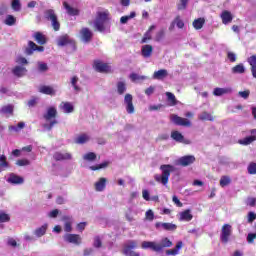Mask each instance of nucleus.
Wrapping results in <instances>:
<instances>
[{
  "label": "nucleus",
  "mask_w": 256,
  "mask_h": 256,
  "mask_svg": "<svg viewBox=\"0 0 256 256\" xmlns=\"http://www.w3.org/2000/svg\"><path fill=\"white\" fill-rule=\"evenodd\" d=\"M188 3L189 0H180V2L177 4L178 11H185V9H187Z\"/></svg>",
  "instance_id": "nucleus-46"
},
{
  "label": "nucleus",
  "mask_w": 256,
  "mask_h": 256,
  "mask_svg": "<svg viewBox=\"0 0 256 256\" xmlns=\"http://www.w3.org/2000/svg\"><path fill=\"white\" fill-rule=\"evenodd\" d=\"M63 220L66 221L64 224V231L66 233H71L73 231V227H72V222H71V217L69 216H64Z\"/></svg>",
  "instance_id": "nucleus-30"
},
{
  "label": "nucleus",
  "mask_w": 256,
  "mask_h": 256,
  "mask_svg": "<svg viewBox=\"0 0 256 256\" xmlns=\"http://www.w3.org/2000/svg\"><path fill=\"white\" fill-rule=\"evenodd\" d=\"M47 224L42 225L41 227L37 228L34 231V235H36V237H43V235H45L47 233Z\"/></svg>",
  "instance_id": "nucleus-36"
},
{
  "label": "nucleus",
  "mask_w": 256,
  "mask_h": 256,
  "mask_svg": "<svg viewBox=\"0 0 256 256\" xmlns=\"http://www.w3.org/2000/svg\"><path fill=\"white\" fill-rule=\"evenodd\" d=\"M250 93H251V92H250L249 90H245V91L239 92V95H240V97H242L243 99H248Z\"/></svg>",
  "instance_id": "nucleus-62"
},
{
  "label": "nucleus",
  "mask_w": 256,
  "mask_h": 256,
  "mask_svg": "<svg viewBox=\"0 0 256 256\" xmlns=\"http://www.w3.org/2000/svg\"><path fill=\"white\" fill-rule=\"evenodd\" d=\"M57 45L59 47H65V45H75V40L69 38V35H63L58 38Z\"/></svg>",
  "instance_id": "nucleus-16"
},
{
  "label": "nucleus",
  "mask_w": 256,
  "mask_h": 256,
  "mask_svg": "<svg viewBox=\"0 0 256 256\" xmlns=\"http://www.w3.org/2000/svg\"><path fill=\"white\" fill-rule=\"evenodd\" d=\"M131 81H139V79H145V76H139L136 73L130 74Z\"/></svg>",
  "instance_id": "nucleus-60"
},
{
  "label": "nucleus",
  "mask_w": 256,
  "mask_h": 256,
  "mask_svg": "<svg viewBox=\"0 0 256 256\" xmlns=\"http://www.w3.org/2000/svg\"><path fill=\"white\" fill-rule=\"evenodd\" d=\"M64 240L67 243H73L74 245H81V236L78 234H66Z\"/></svg>",
  "instance_id": "nucleus-17"
},
{
  "label": "nucleus",
  "mask_w": 256,
  "mask_h": 256,
  "mask_svg": "<svg viewBox=\"0 0 256 256\" xmlns=\"http://www.w3.org/2000/svg\"><path fill=\"white\" fill-rule=\"evenodd\" d=\"M109 162H103L101 164L90 166L91 171H99V169H105V167H108Z\"/></svg>",
  "instance_id": "nucleus-47"
},
{
  "label": "nucleus",
  "mask_w": 256,
  "mask_h": 256,
  "mask_svg": "<svg viewBox=\"0 0 256 256\" xmlns=\"http://www.w3.org/2000/svg\"><path fill=\"white\" fill-rule=\"evenodd\" d=\"M31 162L27 159H19L16 161V165H18V167H26L27 165H30Z\"/></svg>",
  "instance_id": "nucleus-54"
},
{
  "label": "nucleus",
  "mask_w": 256,
  "mask_h": 256,
  "mask_svg": "<svg viewBox=\"0 0 256 256\" xmlns=\"http://www.w3.org/2000/svg\"><path fill=\"white\" fill-rule=\"evenodd\" d=\"M193 163H195V156L186 155L180 157L177 160L176 165H180V167H189V165H193Z\"/></svg>",
  "instance_id": "nucleus-12"
},
{
  "label": "nucleus",
  "mask_w": 256,
  "mask_h": 256,
  "mask_svg": "<svg viewBox=\"0 0 256 256\" xmlns=\"http://www.w3.org/2000/svg\"><path fill=\"white\" fill-rule=\"evenodd\" d=\"M44 17L47 21H51L54 31H59L61 29V23H59L57 14H55V10L53 9L46 10L44 12Z\"/></svg>",
  "instance_id": "nucleus-6"
},
{
  "label": "nucleus",
  "mask_w": 256,
  "mask_h": 256,
  "mask_svg": "<svg viewBox=\"0 0 256 256\" xmlns=\"http://www.w3.org/2000/svg\"><path fill=\"white\" fill-rule=\"evenodd\" d=\"M93 245H94V247H96V249H99V248L102 247L103 242H101V238H99V236H96L94 238V244Z\"/></svg>",
  "instance_id": "nucleus-57"
},
{
  "label": "nucleus",
  "mask_w": 256,
  "mask_h": 256,
  "mask_svg": "<svg viewBox=\"0 0 256 256\" xmlns=\"http://www.w3.org/2000/svg\"><path fill=\"white\" fill-rule=\"evenodd\" d=\"M174 23L178 27V29H183V27H185V22L181 20V16L179 15L175 17Z\"/></svg>",
  "instance_id": "nucleus-48"
},
{
  "label": "nucleus",
  "mask_w": 256,
  "mask_h": 256,
  "mask_svg": "<svg viewBox=\"0 0 256 256\" xmlns=\"http://www.w3.org/2000/svg\"><path fill=\"white\" fill-rule=\"evenodd\" d=\"M25 182V179L23 177L16 175V174H10L8 178V183H11L12 185H23Z\"/></svg>",
  "instance_id": "nucleus-19"
},
{
  "label": "nucleus",
  "mask_w": 256,
  "mask_h": 256,
  "mask_svg": "<svg viewBox=\"0 0 256 256\" xmlns=\"http://www.w3.org/2000/svg\"><path fill=\"white\" fill-rule=\"evenodd\" d=\"M167 75H168V73H167L166 69H160V70L154 72L153 79H158V80L165 79V77H167Z\"/></svg>",
  "instance_id": "nucleus-33"
},
{
  "label": "nucleus",
  "mask_w": 256,
  "mask_h": 256,
  "mask_svg": "<svg viewBox=\"0 0 256 256\" xmlns=\"http://www.w3.org/2000/svg\"><path fill=\"white\" fill-rule=\"evenodd\" d=\"M151 32H149V31H147L145 34H144V36H143V38H142V40H141V43H147V41H151Z\"/></svg>",
  "instance_id": "nucleus-58"
},
{
  "label": "nucleus",
  "mask_w": 256,
  "mask_h": 256,
  "mask_svg": "<svg viewBox=\"0 0 256 256\" xmlns=\"http://www.w3.org/2000/svg\"><path fill=\"white\" fill-rule=\"evenodd\" d=\"M141 247L143 249H150V251H154V253H163L164 249L173 247V241H171L168 237H164L159 242L143 241Z\"/></svg>",
  "instance_id": "nucleus-2"
},
{
  "label": "nucleus",
  "mask_w": 256,
  "mask_h": 256,
  "mask_svg": "<svg viewBox=\"0 0 256 256\" xmlns=\"http://www.w3.org/2000/svg\"><path fill=\"white\" fill-rule=\"evenodd\" d=\"M5 169H9V162L7 161V156L2 154L0 155V173Z\"/></svg>",
  "instance_id": "nucleus-32"
},
{
  "label": "nucleus",
  "mask_w": 256,
  "mask_h": 256,
  "mask_svg": "<svg viewBox=\"0 0 256 256\" xmlns=\"http://www.w3.org/2000/svg\"><path fill=\"white\" fill-rule=\"evenodd\" d=\"M127 91V84L123 81L117 83V93L118 95H123Z\"/></svg>",
  "instance_id": "nucleus-37"
},
{
  "label": "nucleus",
  "mask_w": 256,
  "mask_h": 256,
  "mask_svg": "<svg viewBox=\"0 0 256 256\" xmlns=\"http://www.w3.org/2000/svg\"><path fill=\"white\" fill-rule=\"evenodd\" d=\"M183 248V241H178L173 249L166 250L167 256L179 255V250Z\"/></svg>",
  "instance_id": "nucleus-20"
},
{
  "label": "nucleus",
  "mask_w": 256,
  "mask_h": 256,
  "mask_svg": "<svg viewBox=\"0 0 256 256\" xmlns=\"http://www.w3.org/2000/svg\"><path fill=\"white\" fill-rule=\"evenodd\" d=\"M138 244L135 240H129L128 243L124 244L122 253L125 256H141L139 252H135L133 249H137Z\"/></svg>",
  "instance_id": "nucleus-7"
},
{
  "label": "nucleus",
  "mask_w": 256,
  "mask_h": 256,
  "mask_svg": "<svg viewBox=\"0 0 256 256\" xmlns=\"http://www.w3.org/2000/svg\"><path fill=\"white\" fill-rule=\"evenodd\" d=\"M78 82H79V77L73 76L71 79V85L74 88V91H76V93H79L81 91V87L77 85Z\"/></svg>",
  "instance_id": "nucleus-41"
},
{
  "label": "nucleus",
  "mask_w": 256,
  "mask_h": 256,
  "mask_svg": "<svg viewBox=\"0 0 256 256\" xmlns=\"http://www.w3.org/2000/svg\"><path fill=\"white\" fill-rule=\"evenodd\" d=\"M233 234V227L231 224H224L221 229L220 241L222 243H229V238Z\"/></svg>",
  "instance_id": "nucleus-9"
},
{
  "label": "nucleus",
  "mask_w": 256,
  "mask_h": 256,
  "mask_svg": "<svg viewBox=\"0 0 256 256\" xmlns=\"http://www.w3.org/2000/svg\"><path fill=\"white\" fill-rule=\"evenodd\" d=\"M172 201L177 207H183V203L181 202V200H179L177 196L174 195L172 197Z\"/></svg>",
  "instance_id": "nucleus-61"
},
{
  "label": "nucleus",
  "mask_w": 256,
  "mask_h": 256,
  "mask_svg": "<svg viewBox=\"0 0 256 256\" xmlns=\"http://www.w3.org/2000/svg\"><path fill=\"white\" fill-rule=\"evenodd\" d=\"M233 91L231 88H215L213 91V95L215 97H221V95H227Z\"/></svg>",
  "instance_id": "nucleus-27"
},
{
  "label": "nucleus",
  "mask_w": 256,
  "mask_h": 256,
  "mask_svg": "<svg viewBox=\"0 0 256 256\" xmlns=\"http://www.w3.org/2000/svg\"><path fill=\"white\" fill-rule=\"evenodd\" d=\"M80 39L83 43H91L93 41V32L89 28L83 27L80 30Z\"/></svg>",
  "instance_id": "nucleus-14"
},
{
  "label": "nucleus",
  "mask_w": 256,
  "mask_h": 256,
  "mask_svg": "<svg viewBox=\"0 0 256 256\" xmlns=\"http://www.w3.org/2000/svg\"><path fill=\"white\" fill-rule=\"evenodd\" d=\"M255 219H256V214L254 212H249L248 213V222L253 223V221H255Z\"/></svg>",
  "instance_id": "nucleus-64"
},
{
  "label": "nucleus",
  "mask_w": 256,
  "mask_h": 256,
  "mask_svg": "<svg viewBox=\"0 0 256 256\" xmlns=\"http://www.w3.org/2000/svg\"><path fill=\"white\" fill-rule=\"evenodd\" d=\"M227 185H231V177L222 176L220 179V187H227Z\"/></svg>",
  "instance_id": "nucleus-42"
},
{
  "label": "nucleus",
  "mask_w": 256,
  "mask_h": 256,
  "mask_svg": "<svg viewBox=\"0 0 256 256\" xmlns=\"http://www.w3.org/2000/svg\"><path fill=\"white\" fill-rule=\"evenodd\" d=\"M11 221V217L8 216L6 213H0V223H7Z\"/></svg>",
  "instance_id": "nucleus-55"
},
{
  "label": "nucleus",
  "mask_w": 256,
  "mask_h": 256,
  "mask_svg": "<svg viewBox=\"0 0 256 256\" xmlns=\"http://www.w3.org/2000/svg\"><path fill=\"white\" fill-rule=\"evenodd\" d=\"M21 129H25V122H19L17 126H9L10 131H21Z\"/></svg>",
  "instance_id": "nucleus-49"
},
{
  "label": "nucleus",
  "mask_w": 256,
  "mask_h": 256,
  "mask_svg": "<svg viewBox=\"0 0 256 256\" xmlns=\"http://www.w3.org/2000/svg\"><path fill=\"white\" fill-rule=\"evenodd\" d=\"M59 109L64 113H73V111H75V107H73V104H71V102H61L59 105Z\"/></svg>",
  "instance_id": "nucleus-21"
},
{
  "label": "nucleus",
  "mask_w": 256,
  "mask_h": 256,
  "mask_svg": "<svg viewBox=\"0 0 256 256\" xmlns=\"http://www.w3.org/2000/svg\"><path fill=\"white\" fill-rule=\"evenodd\" d=\"M11 7L13 11H21V2L19 0H12Z\"/></svg>",
  "instance_id": "nucleus-51"
},
{
  "label": "nucleus",
  "mask_w": 256,
  "mask_h": 256,
  "mask_svg": "<svg viewBox=\"0 0 256 256\" xmlns=\"http://www.w3.org/2000/svg\"><path fill=\"white\" fill-rule=\"evenodd\" d=\"M88 141H89V136H87V134H81L76 138L75 143H77L78 145H83Z\"/></svg>",
  "instance_id": "nucleus-39"
},
{
  "label": "nucleus",
  "mask_w": 256,
  "mask_h": 256,
  "mask_svg": "<svg viewBox=\"0 0 256 256\" xmlns=\"http://www.w3.org/2000/svg\"><path fill=\"white\" fill-rule=\"evenodd\" d=\"M63 7L71 17H77L80 13L79 9L71 7L67 2H63Z\"/></svg>",
  "instance_id": "nucleus-22"
},
{
  "label": "nucleus",
  "mask_w": 256,
  "mask_h": 256,
  "mask_svg": "<svg viewBox=\"0 0 256 256\" xmlns=\"http://www.w3.org/2000/svg\"><path fill=\"white\" fill-rule=\"evenodd\" d=\"M95 191L101 192L105 191V187H107V178H100L95 184Z\"/></svg>",
  "instance_id": "nucleus-23"
},
{
  "label": "nucleus",
  "mask_w": 256,
  "mask_h": 256,
  "mask_svg": "<svg viewBox=\"0 0 256 256\" xmlns=\"http://www.w3.org/2000/svg\"><path fill=\"white\" fill-rule=\"evenodd\" d=\"M141 55L144 59H149V57L153 55V46L149 44L143 45L141 48Z\"/></svg>",
  "instance_id": "nucleus-18"
},
{
  "label": "nucleus",
  "mask_w": 256,
  "mask_h": 256,
  "mask_svg": "<svg viewBox=\"0 0 256 256\" xmlns=\"http://www.w3.org/2000/svg\"><path fill=\"white\" fill-rule=\"evenodd\" d=\"M232 73H239V74H243L245 73V66H243V64H237L236 66H234L232 68Z\"/></svg>",
  "instance_id": "nucleus-43"
},
{
  "label": "nucleus",
  "mask_w": 256,
  "mask_h": 256,
  "mask_svg": "<svg viewBox=\"0 0 256 256\" xmlns=\"http://www.w3.org/2000/svg\"><path fill=\"white\" fill-rule=\"evenodd\" d=\"M253 141H256V136L255 135L247 136L244 139H240L238 141V143L240 145H251V143H253Z\"/></svg>",
  "instance_id": "nucleus-35"
},
{
  "label": "nucleus",
  "mask_w": 256,
  "mask_h": 256,
  "mask_svg": "<svg viewBox=\"0 0 256 256\" xmlns=\"http://www.w3.org/2000/svg\"><path fill=\"white\" fill-rule=\"evenodd\" d=\"M247 171L249 175H256V163L251 162L247 167Z\"/></svg>",
  "instance_id": "nucleus-50"
},
{
  "label": "nucleus",
  "mask_w": 256,
  "mask_h": 256,
  "mask_svg": "<svg viewBox=\"0 0 256 256\" xmlns=\"http://www.w3.org/2000/svg\"><path fill=\"white\" fill-rule=\"evenodd\" d=\"M160 171H162V174H156L154 179L157 183L167 185V183H169V177H171V173L175 171V167L171 164H163L160 166Z\"/></svg>",
  "instance_id": "nucleus-3"
},
{
  "label": "nucleus",
  "mask_w": 256,
  "mask_h": 256,
  "mask_svg": "<svg viewBox=\"0 0 256 256\" xmlns=\"http://www.w3.org/2000/svg\"><path fill=\"white\" fill-rule=\"evenodd\" d=\"M1 113H6V114H8V115L13 114V106H11V105L3 106V107L1 108Z\"/></svg>",
  "instance_id": "nucleus-52"
},
{
  "label": "nucleus",
  "mask_w": 256,
  "mask_h": 256,
  "mask_svg": "<svg viewBox=\"0 0 256 256\" xmlns=\"http://www.w3.org/2000/svg\"><path fill=\"white\" fill-rule=\"evenodd\" d=\"M5 25H8L9 27H13L15 23H17V19L13 15L6 16V19L4 21Z\"/></svg>",
  "instance_id": "nucleus-40"
},
{
  "label": "nucleus",
  "mask_w": 256,
  "mask_h": 256,
  "mask_svg": "<svg viewBox=\"0 0 256 256\" xmlns=\"http://www.w3.org/2000/svg\"><path fill=\"white\" fill-rule=\"evenodd\" d=\"M107 21H109V11L108 10H106L104 12H97L94 26L100 33H103V31H105V23H107Z\"/></svg>",
  "instance_id": "nucleus-5"
},
{
  "label": "nucleus",
  "mask_w": 256,
  "mask_h": 256,
  "mask_svg": "<svg viewBox=\"0 0 256 256\" xmlns=\"http://www.w3.org/2000/svg\"><path fill=\"white\" fill-rule=\"evenodd\" d=\"M166 97L168 99V102H170L171 107H175V105H177V98L175 97V94L171 92H166Z\"/></svg>",
  "instance_id": "nucleus-38"
},
{
  "label": "nucleus",
  "mask_w": 256,
  "mask_h": 256,
  "mask_svg": "<svg viewBox=\"0 0 256 256\" xmlns=\"http://www.w3.org/2000/svg\"><path fill=\"white\" fill-rule=\"evenodd\" d=\"M43 118L45 121H50L49 124L45 123L43 124V128L46 129V131H52L53 127L59 123L57 121V108L55 106H50L46 113L43 115Z\"/></svg>",
  "instance_id": "nucleus-4"
},
{
  "label": "nucleus",
  "mask_w": 256,
  "mask_h": 256,
  "mask_svg": "<svg viewBox=\"0 0 256 256\" xmlns=\"http://www.w3.org/2000/svg\"><path fill=\"white\" fill-rule=\"evenodd\" d=\"M193 219V214L191 210L187 209L180 213V221H191Z\"/></svg>",
  "instance_id": "nucleus-29"
},
{
  "label": "nucleus",
  "mask_w": 256,
  "mask_h": 256,
  "mask_svg": "<svg viewBox=\"0 0 256 256\" xmlns=\"http://www.w3.org/2000/svg\"><path fill=\"white\" fill-rule=\"evenodd\" d=\"M227 58L231 63H235L237 61V56L233 52H228Z\"/></svg>",
  "instance_id": "nucleus-59"
},
{
  "label": "nucleus",
  "mask_w": 256,
  "mask_h": 256,
  "mask_svg": "<svg viewBox=\"0 0 256 256\" xmlns=\"http://www.w3.org/2000/svg\"><path fill=\"white\" fill-rule=\"evenodd\" d=\"M39 93H43V95H55V89L51 86L42 85L39 88Z\"/></svg>",
  "instance_id": "nucleus-28"
},
{
  "label": "nucleus",
  "mask_w": 256,
  "mask_h": 256,
  "mask_svg": "<svg viewBox=\"0 0 256 256\" xmlns=\"http://www.w3.org/2000/svg\"><path fill=\"white\" fill-rule=\"evenodd\" d=\"M221 19H222V23L224 25H229V23H231V21H233V15L231 14V12L224 10L221 13Z\"/></svg>",
  "instance_id": "nucleus-25"
},
{
  "label": "nucleus",
  "mask_w": 256,
  "mask_h": 256,
  "mask_svg": "<svg viewBox=\"0 0 256 256\" xmlns=\"http://www.w3.org/2000/svg\"><path fill=\"white\" fill-rule=\"evenodd\" d=\"M54 161H71L73 155L69 152H55L53 154Z\"/></svg>",
  "instance_id": "nucleus-15"
},
{
  "label": "nucleus",
  "mask_w": 256,
  "mask_h": 256,
  "mask_svg": "<svg viewBox=\"0 0 256 256\" xmlns=\"http://www.w3.org/2000/svg\"><path fill=\"white\" fill-rule=\"evenodd\" d=\"M145 217L148 221H153V219H155V214L153 213V210H147Z\"/></svg>",
  "instance_id": "nucleus-56"
},
{
  "label": "nucleus",
  "mask_w": 256,
  "mask_h": 256,
  "mask_svg": "<svg viewBox=\"0 0 256 256\" xmlns=\"http://www.w3.org/2000/svg\"><path fill=\"white\" fill-rule=\"evenodd\" d=\"M93 69H95L97 73H111V66L109 63H105L101 60H94Z\"/></svg>",
  "instance_id": "nucleus-10"
},
{
  "label": "nucleus",
  "mask_w": 256,
  "mask_h": 256,
  "mask_svg": "<svg viewBox=\"0 0 256 256\" xmlns=\"http://www.w3.org/2000/svg\"><path fill=\"white\" fill-rule=\"evenodd\" d=\"M171 139L176 141V143H183L184 145H191V140L185 139V136L177 130L171 132Z\"/></svg>",
  "instance_id": "nucleus-13"
},
{
  "label": "nucleus",
  "mask_w": 256,
  "mask_h": 256,
  "mask_svg": "<svg viewBox=\"0 0 256 256\" xmlns=\"http://www.w3.org/2000/svg\"><path fill=\"white\" fill-rule=\"evenodd\" d=\"M194 29L199 31V29H203V25H205V18H197L192 23Z\"/></svg>",
  "instance_id": "nucleus-34"
},
{
  "label": "nucleus",
  "mask_w": 256,
  "mask_h": 256,
  "mask_svg": "<svg viewBox=\"0 0 256 256\" xmlns=\"http://www.w3.org/2000/svg\"><path fill=\"white\" fill-rule=\"evenodd\" d=\"M124 104L126 107V112L129 115H133V113H135V105H133V95L126 94L124 96Z\"/></svg>",
  "instance_id": "nucleus-11"
},
{
  "label": "nucleus",
  "mask_w": 256,
  "mask_h": 256,
  "mask_svg": "<svg viewBox=\"0 0 256 256\" xmlns=\"http://www.w3.org/2000/svg\"><path fill=\"white\" fill-rule=\"evenodd\" d=\"M85 161H95L97 159V154L95 152H89L83 156Z\"/></svg>",
  "instance_id": "nucleus-45"
},
{
  "label": "nucleus",
  "mask_w": 256,
  "mask_h": 256,
  "mask_svg": "<svg viewBox=\"0 0 256 256\" xmlns=\"http://www.w3.org/2000/svg\"><path fill=\"white\" fill-rule=\"evenodd\" d=\"M156 227L159 229V227L164 228L165 231H175L177 229V225L173 223H161L157 222Z\"/></svg>",
  "instance_id": "nucleus-26"
},
{
  "label": "nucleus",
  "mask_w": 256,
  "mask_h": 256,
  "mask_svg": "<svg viewBox=\"0 0 256 256\" xmlns=\"http://www.w3.org/2000/svg\"><path fill=\"white\" fill-rule=\"evenodd\" d=\"M198 119L200 121H215V117H213V115H211V113L204 111L202 112L199 116Z\"/></svg>",
  "instance_id": "nucleus-31"
},
{
  "label": "nucleus",
  "mask_w": 256,
  "mask_h": 256,
  "mask_svg": "<svg viewBox=\"0 0 256 256\" xmlns=\"http://www.w3.org/2000/svg\"><path fill=\"white\" fill-rule=\"evenodd\" d=\"M38 71L45 73V71H49V66H47V63L38 62Z\"/></svg>",
  "instance_id": "nucleus-53"
},
{
  "label": "nucleus",
  "mask_w": 256,
  "mask_h": 256,
  "mask_svg": "<svg viewBox=\"0 0 256 256\" xmlns=\"http://www.w3.org/2000/svg\"><path fill=\"white\" fill-rule=\"evenodd\" d=\"M12 73L15 75V77H25L27 68L23 66H16L12 69Z\"/></svg>",
  "instance_id": "nucleus-24"
},
{
  "label": "nucleus",
  "mask_w": 256,
  "mask_h": 256,
  "mask_svg": "<svg viewBox=\"0 0 256 256\" xmlns=\"http://www.w3.org/2000/svg\"><path fill=\"white\" fill-rule=\"evenodd\" d=\"M136 15L137 14L135 12H131L130 15H128V16H122L120 18V23H122V25H125L129 21V19L135 18Z\"/></svg>",
  "instance_id": "nucleus-44"
},
{
  "label": "nucleus",
  "mask_w": 256,
  "mask_h": 256,
  "mask_svg": "<svg viewBox=\"0 0 256 256\" xmlns=\"http://www.w3.org/2000/svg\"><path fill=\"white\" fill-rule=\"evenodd\" d=\"M163 37H165V31L160 30L157 34H156V41H161L163 39Z\"/></svg>",
  "instance_id": "nucleus-63"
},
{
  "label": "nucleus",
  "mask_w": 256,
  "mask_h": 256,
  "mask_svg": "<svg viewBox=\"0 0 256 256\" xmlns=\"http://www.w3.org/2000/svg\"><path fill=\"white\" fill-rule=\"evenodd\" d=\"M33 39L36 41V43H38V45H36L35 42L29 40L28 46L24 50L25 55L31 56L35 53V51L38 53H43V51H45V47H43V45H47V36L41 32H35Z\"/></svg>",
  "instance_id": "nucleus-1"
},
{
  "label": "nucleus",
  "mask_w": 256,
  "mask_h": 256,
  "mask_svg": "<svg viewBox=\"0 0 256 256\" xmlns=\"http://www.w3.org/2000/svg\"><path fill=\"white\" fill-rule=\"evenodd\" d=\"M170 121L174 124L177 125L178 127H191L193 125L191 123V120L187 118H183L177 114H171L170 115Z\"/></svg>",
  "instance_id": "nucleus-8"
}]
</instances>
